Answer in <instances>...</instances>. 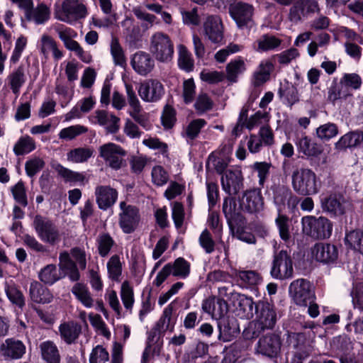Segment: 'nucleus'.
Here are the masks:
<instances>
[{"mask_svg":"<svg viewBox=\"0 0 363 363\" xmlns=\"http://www.w3.org/2000/svg\"><path fill=\"white\" fill-rule=\"evenodd\" d=\"M255 318L244 329L242 335L246 340L258 337L266 330H272L277 322V313L274 304L267 301H258L255 306Z\"/></svg>","mask_w":363,"mask_h":363,"instance_id":"f257e3e1","label":"nucleus"},{"mask_svg":"<svg viewBox=\"0 0 363 363\" xmlns=\"http://www.w3.org/2000/svg\"><path fill=\"white\" fill-rule=\"evenodd\" d=\"M292 187L295 192L301 196H312L318 194L321 182L316 174L309 168H300L294 171Z\"/></svg>","mask_w":363,"mask_h":363,"instance_id":"f03ea898","label":"nucleus"},{"mask_svg":"<svg viewBox=\"0 0 363 363\" xmlns=\"http://www.w3.org/2000/svg\"><path fill=\"white\" fill-rule=\"evenodd\" d=\"M149 51L157 62L167 63L174 57V43L168 34L157 31L150 38Z\"/></svg>","mask_w":363,"mask_h":363,"instance_id":"7ed1b4c3","label":"nucleus"},{"mask_svg":"<svg viewBox=\"0 0 363 363\" xmlns=\"http://www.w3.org/2000/svg\"><path fill=\"white\" fill-rule=\"evenodd\" d=\"M301 224L303 233L314 240L328 239L332 235L333 225L326 217L306 216L301 218Z\"/></svg>","mask_w":363,"mask_h":363,"instance_id":"20e7f679","label":"nucleus"},{"mask_svg":"<svg viewBox=\"0 0 363 363\" xmlns=\"http://www.w3.org/2000/svg\"><path fill=\"white\" fill-rule=\"evenodd\" d=\"M321 208L333 216L343 215L346 211L347 200L345 191L339 186L327 190L320 196Z\"/></svg>","mask_w":363,"mask_h":363,"instance_id":"39448f33","label":"nucleus"},{"mask_svg":"<svg viewBox=\"0 0 363 363\" xmlns=\"http://www.w3.org/2000/svg\"><path fill=\"white\" fill-rule=\"evenodd\" d=\"M270 274L279 280L289 279L294 275V262L290 252L281 250L274 254Z\"/></svg>","mask_w":363,"mask_h":363,"instance_id":"423d86ee","label":"nucleus"},{"mask_svg":"<svg viewBox=\"0 0 363 363\" xmlns=\"http://www.w3.org/2000/svg\"><path fill=\"white\" fill-rule=\"evenodd\" d=\"M118 225L125 234H131L138 228L141 221V214L138 206L128 204L125 201L119 203Z\"/></svg>","mask_w":363,"mask_h":363,"instance_id":"0eeeda50","label":"nucleus"},{"mask_svg":"<svg viewBox=\"0 0 363 363\" xmlns=\"http://www.w3.org/2000/svg\"><path fill=\"white\" fill-rule=\"evenodd\" d=\"M191 272V264L183 257L176 259L173 262L165 264L158 272L153 281V284L160 286L172 274L174 277L186 279L189 277Z\"/></svg>","mask_w":363,"mask_h":363,"instance_id":"6e6552de","label":"nucleus"},{"mask_svg":"<svg viewBox=\"0 0 363 363\" xmlns=\"http://www.w3.org/2000/svg\"><path fill=\"white\" fill-rule=\"evenodd\" d=\"M33 226L42 241L50 245H55L60 241L59 230L50 218L41 215H36L33 221Z\"/></svg>","mask_w":363,"mask_h":363,"instance_id":"1a4fd4ad","label":"nucleus"},{"mask_svg":"<svg viewBox=\"0 0 363 363\" xmlns=\"http://www.w3.org/2000/svg\"><path fill=\"white\" fill-rule=\"evenodd\" d=\"M255 9L252 5L238 1L229 7L230 17L235 21L238 28L250 29L255 26L253 20Z\"/></svg>","mask_w":363,"mask_h":363,"instance_id":"9d476101","label":"nucleus"},{"mask_svg":"<svg viewBox=\"0 0 363 363\" xmlns=\"http://www.w3.org/2000/svg\"><path fill=\"white\" fill-rule=\"evenodd\" d=\"M57 18L61 21L72 23L87 15L86 6L79 0H64L61 9L57 13Z\"/></svg>","mask_w":363,"mask_h":363,"instance_id":"9b49d317","label":"nucleus"},{"mask_svg":"<svg viewBox=\"0 0 363 363\" xmlns=\"http://www.w3.org/2000/svg\"><path fill=\"white\" fill-rule=\"evenodd\" d=\"M289 292L296 305L306 306L315 298V294L309 281L298 279L292 281Z\"/></svg>","mask_w":363,"mask_h":363,"instance_id":"f8f14e48","label":"nucleus"},{"mask_svg":"<svg viewBox=\"0 0 363 363\" xmlns=\"http://www.w3.org/2000/svg\"><path fill=\"white\" fill-rule=\"evenodd\" d=\"M127 99L130 106L128 111L131 118L146 130H150L152 125L149 121L147 114L143 111L142 106L138 99L133 88L130 84H125Z\"/></svg>","mask_w":363,"mask_h":363,"instance_id":"ddd939ff","label":"nucleus"},{"mask_svg":"<svg viewBox=\"0 0 363 363\" xmlns=\"http://www.w3.org/2000/svg\"><path fill=\"white\" fill-rule=\"evenodd\" d=\"M239 202L242 211L251 214L259 213L264 209V198L259 188L244 191Z\"/></svg>","mask_w":363,"mask_h":363,"instance_id":"4468645a","label":"nucleus"},{"mask_svg":"<svg viewBox=\"0 0 363 363\" xmlns=\"http://www.w3.org/2000/svg\"><path fill=\"white\" fill-rule=\"evenodd\" d=\"M243 175L238 167H233L225 170L221 177L223 190L229 196L237 195L243 188Z\"/></svg>","mask_w":363,"mask_h":363,"instance_id":"2eb2a0df","label":"nucleus"},{"mask_svg":"<svg viewBox=\"0 0 363 363\" xmlns=\"http://www.w3.org/2000/svg\"><path fill=\"white\" fill-rule=\"evenodd\" d=\"M222 210L231 231H234L237 225L245 223V218L241 212L242 209L240 206H238L234 197L228 196L223 199Z\"/></svg>","mask_w":363,"mask_h":363,"instance_id":"dca6fc26","label":"nucleus"},{"mask_svg":"<svg viewBox=\"0 0 363 363\" xmlns=\"http://www.w3.org/2000/svg\"><path fill=\"white\" fill-rule=\"evenodd\" d=\"M294 143L298 152L308 158L318 157L323 151L322 145L315 142L304 132L296 134Z\"/></svg>","mask_w":363,"mask_h":363,"instance_id":"f3484780","label":"nucleus"},{"mask_svg":"<svg viewBox=\"0 0 363 363\" xmlns=\"http://www.w3.org/2000/svg\"><path fill=\"white\" fill-rule=\"evenodd\" d=\"M319 10L316 0H297L289 9V19L294 23L301 21L302 17L314 13Z\"/></svg>","mask_w":363,"mask_h":363,"instance_id":"a211bd4d","label":"nucleus"},{"mask_svg":"<svg viewBox=\"0 0 363 363\" xmlns=\"http://www.w3.org/2000/svg\"><path fill=\"white\" fill-rule=\"evenodd\" d=\"M100 156L112 169H118L123 163L125 151L119 145L109 143L100 147Z\"/></svg>","mask_w":363,"mask_h":363,"instance_id":"6ab92c4d","label":"nucleus"},{"mask_svg":"<svg viewBox=\"0 0 363 363\" xmlns=\"http://www.w3.org/2000/svg\"><path fill=\"white\" fill-rule=\"evenodd\" d=\"M205 36L214 44L221 43L223 35V25L221 18L217 15L208 16L203 25Z\"/></svg>","mask_w":363,"mask_h":363,"instance_id":"aec40b11","label":"nucleus"},{"mask_svg":"<svg viewBox=\"0 0 363 363\" xmlns=\"http://www.w3.org/2000/svg\"><path fill=\"white\" fill-rule=\"evenodd\" d=\"M139 96L145 102H157L164 94V89L161 82L151 79L142 83L138 90Z\"/></svg>","mask_w":363,"mask_h":363,"instance_id":"412c9836","label":"nucleus"},{"mask_svg":"<svg viewBox=\"0 0 363 363\" xmlns=\"http://www.w3.org/2000/svg\"><path fill=\"white\" fill-rule=\"evenodd\" d=\"M277 96L280 102L289 108H292L300 101V94L296 86L287 79L280 82Z\"/></svg>","mask_w":363,"mask_h":363,"instance_id":"4be33fe9","label":"nucleus"},{"mask_svg":"<svg viewBox=\"0 0 363 363\" xmlns=\"http://www.w3.org/2000/svg\"><path fill=\"white\" fill-rule=\"evenodd\" d=\"M281 345L280 337L274 333H269L259 340L257 351L267 357H274L279 352Z\"/></svg>","mask_w":363,"mask_h":363,"instance_id":"5701e85b","label":"nucleus"},{"mask_svg":"<svg viewBox=\"0 0 363 363\" xmlns=\"http://www.w3.org/2000/svg\"><path fill=\"white\" fill-rule=\"evenodd\" d=\"M96 202L99 209L106 211L111 208L118 199L116 189L106 185H100L95 189Z\"/></svg>","mask_w":363,"mask_h":363,"instance_id":"b1692460","label":"nucleus"},{"mask_svg":"<svg viewBox=\"0 0 363 363\" xmlns=\"http://www.w3.org/2000/svg\"><path fill=\"white\" fill-rule=\"evenodd\" d=\"M218 339L223 342L231 341L239 333V325L233 315L223 317L217 320Z\"/></svg>","mask_w":363,"mask_h":363,"instance_id":"393cba45","label":"nucleus"},{"mask_svg":"<svg viewBox=\"0 0 363 363\" xmlns=\"http://www.w3.org/2000/svg\"><path fill=\"white\" fill-rule=\"evenodd\" d=\"M133 69L138 74L146 76L155 67V60L150 53L144 51L135 52L131 59Z\"/></svg>","mask_w":363,"mask_h":363,"instance_id":"a878e982","label":"nucleus"},{"mask_svg":"<svg viewBox=\"0 0 363 363\" xmlns=\"http://www.w3.org/2000/svg\"><path fill=\"white\" fill-rule=\"evenodd\" d=\"M312 254L317 261L330 263L337 259L338 250L335 245L318 242L312 248Z\"/></svg>","mask_w":363,"mask_h":363,"instance_id":"bb28decb","label":"nucleus"},{"mask_svg":"<svg viewBox=\"0 0 363 363\" xmlns=\"http://www.w3.org/2000/svg\"><path fill=\"white\" fill-rule=\"evenodd\" d=\"M0 352L6 359H18L25 354L26 346L21 340L8 338L0 345Z\"/></svg>","mask_w":363,"mask_h":363,"instance_id":"cd10ccee","label":"nucleus"},{"mask_svg":"<svg viewBox=\"0 0 363 363\" xmlns=\"http://www.w3.org/2000/svg\"><path fill=\"white\" fill-rule=\"evenodd\" d=\"M94 123L103 126L108 133H116L120 128V118L105 110H96L94 116Z\"/></svg>","mask_w":363,"mask_h":363,"instance_id":"c85d7f7f","label":"nucleus"},{"mask_svg":"<svg viewBox=\"0 0 363 363\" xmlns=\"http://www.w3.org/2000/svg\"><path fill=\"white\" fill-rule=\"evenodd\" d=\"M59 267L68 277L71 281H77L80 279V273L79 267L77 263L72 260L69 256V253L63 251L59 255Z\"/></svg>","mask_w":363,"mask_h":363,"instance_id":"c756f323","label":"nucleus"},{"mask_svg":"<svg viewBox=\"0 0 363 363\" xmlns=\"http://www.w3.org/2000/svg\"><path fill=\"white\" fill-rule=\"evenodd\" d=\"M363 142V131L353 130L343 135L335 144L337 151H344L347 148H354L359 146Z\"/></svg>","mask_w":363,"mask_h":363,"instance_id":"7c9ffc66","label":"nucleus"},{"mask_svg":"<svg viewBox=\"0 0 363 363\" xmlns=\"http://www.w3.org/2000/svg\"><path fill=\"white\" fill-rule=\"evenodd\" d=\"M61 339L67 345L75 343L82 333V326L74 321L62 323L59 326Z\"/></svg>","mask_w":363,"mask_h":363,"instance_id":"2f4dec72","label":"nucleus"},{"mask_svg":"<svg viewBox=\"0 0 363 363\" xmlns=\"http://www.w3.org/2000/svg\"><path fill=\"white\" fill-rule=\"evenodd\" d=\"M29 294L30 299L37 303H49L53 298L50 291L37 281L30 283Z\"/></svg>","mask_w":363,"mask_h":363,"instance_id":"473e14b6","label":"nucleus"},{"mask_svg":"<svg viewBox=\"0 0 363 363\" xmlns=\"http://www.w3.org/2000/svg\"><path fill=\"white\" fill-rule=\"evenodd\" d=\"M40 51L45 60L48 59L50 53L56 61L60 60L63 57V52L58 48L57 42L48 35H43L41 38Z\"/></svg>","mask_w":363,"mask_h":363,"instance_id":"72a5a7b5","label":"nucleus"},{"mask_svg":"<svg viewBox=\"0 0 363 363\" xmlns=\"http://www.w3.org/2000/svg\"><path fill=\"white\" fill-rule=\"evenodd\" d=\"M39 350L45 363H60V351L53 341L46 340L40 342Z\"/></svg>","mask_w":363,"mask_h":363,"instance_id":"f704fd0d","label":"nucleus"},{"mask_svg":"<svg viewBox=\"0 0 363 363\" xmlns=\"http://www.w3.org/2000/svg\"><path fill=\"white\" fill-rule=\"evenodd\" d=\"M50 18V6L45 3H40L36 7H33L27 14L26 18L28 21H33L36 25H41L46 23Z\"/></svg>","mask_w":363,"mask_h":363,"instance_id":"c9c22d12","label":"nucleus"},{"mask_svg":"<svg viewBox=\"0 0 363 363\" xmlns=\"http://www.w3.org/2000/svg\"><path fill=\"white\" fill-rule=\"evenodd\" d=\"M245 69V63L241 57H237L230 60L225 67L227 80L230 83H236L238 77L242 74Z\"/></svg>","mask_w":363,"mask_h":363,"instance_id":"e433bc0d","label":"nucleus"},{"mask_svg":"<svg viewBox=\"0 0 363 363\" xmlns=\"http://www.w3.org/2000/svg\"><path fill=\"white\" fill-rule=\"evenodd\" d=\"M55 170L66 183L84 184L85 182H88L84 172H74L60 164H57Z\"/></svg>","mask_w":363,"mask_h":363,"instance_id":"4c0bfd02","label":"nucleus"},{"mask_svg":"<svg viewBox=\"0 0 363 363\" xmlns=\"http://www.w3.org/2000/svg\"><path fill=\"white\" fill-rule=\"evenodd\" d=\"M234 298L236 299L238 303L236 309L239 311V315L242 318H250L253 316V307L255 303L252 297L247 296L241 294H235Z\"/></svg>","mask_w":363,"mask_h":363,"instance_id":"58836bf2","label":"nucleus"},{"mask_svg":"<svg viewBox=\"0 0 363 363\" xmlns=\"http://www.w3.org/2000/svg\"><path fill=\"white\" fill-rule=\"evenodd\" d=\"M71 291L84 307L89 308L94 306V299L86 284L77 282L72 286Z\"/></svg>","mask_w":363,"mask_h":363,"instance_id":"ea45409f","label":"nucleus"},{"mask_svg":"<svg viewBox=\"0 0 363 363\" xmlns=\"http://www.w3.org/2000/svg\"><path fill=\"white\" fill-rule=\"evenodd\" d=\"M235 277L239 285L246 289L257 285L261 281L259 273L253 270H238L235 272Z\"/></svg>","mask_w":363,"mask_h":363,"instance_id":"a19ab883","label":"nucleus"},{"mask_svg":"<svg viewBox=\"0 0 363 363\" xmlns=\"http://www.w3.org/2000/svg\"><path fill=\"white\" fill-rule=\"evenodd\" d=\"M26 81L25 68L21 65L8 76L9 85L12 92L18 96Z\"/></svg>","mask_w":363,"mask_h":363,"instance_id":"79ce46f5","label":"nucleus"},{"mask_svg":"<svg viewBox=\"0 0 363 363\" xmlns=\"http://www.w3.org/2000/svg\"><path fill=\"white\" fill-rule=\"evenodd\" d=\"M173 307L168 305L162 311V314L155 325L164 333L166 331L173 332L176 323V319L172 317Z\"/></svg>","mask_w":363,"mask_h":363,"instance_id":"37998d69","label":"nucleus"},{"mask_svg":"<svg viewBox=\"0 0 363 363\" xmlns=\"http://www.w3.org/2000/svg\"><path fill=\"white\" fill-rule=\"evenodd\" d=\"M99 5L102 10V11L106 14L108 15V16L102 18H93V22L94 26L98 27H108L110 25L113 24V23L116 21V18L113 15V11H112V3L111 0H99Z\"/></svg>","mask_w":363,"mask_h":363,"instance_id":"c03bdc74","label":"nucleus"},{"mask_svg":"<svg viewBox=\"0 0 363 363\" xmlns=\"http://www.w3.org/2000/svg\"><path fill=\"white\" fill-rule=\"evenodd\" d=\"M4 291L8 299L19 308H23L25 306V297L22 291L16 286L14 283L5 282Z\"/></svg>","mask_w":363,"mask_h":363,"instance_id":"a18cd8bd","label":"nucleus"},{"mask_svg":"<svg viewBox=\"0 0 363 363\" xmlns=\"http://www.w3.org/2000/svg\"><path fill=\"white\" fill-rule=\"evenodd\" d=\"M35 148L34 139L26 135L19 138L13 146V151L16 156H21L33 152Z\"/></svg>","mask_w":363,"mask_h":363,"instance_id":"49530a36","label":"nucleus"},{"mask_svg":"<svg viewBox=\"0 0 363 363\" xmlns=\"http://www.w3.org/2000/svg\"><path fill=\"white\" fill-rule=\"evenodd\" d=\"M178 66L186 72H191L194 69V60L192 54L184 45L179 46Z\"/></svg>","mask_w":363,"mask_h":363,"instance_id":"de8ad7c7","label":"nucleus"},{"mask_svg":"<svg viewBox=\"0 0 363 363\" xmlns=\"http://www.w3.org/2000/svg\"><path fill=\"white\" fill-rule=\"evenodd\" d=\"M108 277L110 279L116 282H120L122 275V262L118 255L111 257L106 264Z\"/></svg>","mask_w":363,"mask_h":363,"instance_id":"09e8293b","label":"nucleus"},{"mask_svg":"<svg viewBox=\"0 0 363 363\" xmlns=\"http://www.w3.org/2000/svg\"><path fill=\"white\" fill-rule=\"evenodd\" d=\"M345 242L352 250L363 255V231L360 230H352L346 233Z\"/></svg>","mask_w":363,"mask_h":363,"instance_id":"8fccbe9b","label":"nucleus"},{"mask_svg":"<svg viewBox=\"0 0 363 363\" xmlns=\"http://www.w3.org/2000/svg\"><path fill=\"white\" fill-rule=\"evenodd\" d=\"M39 279L45 284L52 285L60 279L55 264H50L44 267L38 273Z\"/></svg>","mask_w":363,"mask_h":363,"instance_id":"3c124183","label":"nucleus"},{"mask_svg":"<svg viewBox=\"0 0 363 363\" xmlns=\"http://www.w3.org/2000/svg\"><path fill=\"white\" fill-rule=\"evenodd\" d=\"M96 245L99 255L101 257H106L110 253L115 245V241L108 233H101L96 239Z\"/></svg>","mask_w":363,"mask_h":363,"instance_id":"603ef678","label":"nucleus"},{"mask_svg":"<svg viewBox=\"0 0 363 363\" xmlns=\"http://www.w3.org/2000/svg\"><path fill=\"white\" fill-rule=\"evenodd\" d=\"M92 155L93 150L89 147H77L67 152V159L73 163H83L87 162Z\"/></svg>","mask_w":363,"mask_h":363,"instance_id":"864d4df0","label":"nucleus"},{"mask_svg":"<svg viewBox=\"0 0 363 363\" xmlns=\"http://www.w3.org/2000/svg\"><path fill=\"white\" fill-rule=\"evenodd\" d=\"M121 298L125 308L131 313L135 298L133 288L128 281H124L121 284Z\"/></svg>","mask_w":363,"mask_h":363,"instance_id":"5fc2aeb1","label":"nucleus"},{"mask_svg":"<svg viewBox=\"0 0 363 363\" xmlns=\"http://www.w3.org/2000/svg\"><path fill=\"white\" fill-rule=\"evenodd\" d=\"M257 50L266 52L277 48L281 43V40L272 35L266 34L257 40Z\"/></svg>","mask_w":363,"mask_h":363,"instance_id":"6e6d98bb","label":"nucleus"},{"mask_svg":"<svg viewBox=\"0 0 363 363\" xmlns=\"http://www.w3.org/2000/svg\"><path fill=\"white\" fill-rule=\"evenodd\" d=\"M207 122L203 118L192 120L186 127L184 136L191 140H195L199 135L201 130L206 126Z\"/></svg>","mask_w":363,"mask_h":363,"instance_id":"4d7b16f0","label":"nucleus"},{"mask_svg":"<svg viewBox=\"0 0 363 363\" xmlns=\"http://www.w3.org/2000/svg\"><path fill=\"white\" fill-rule=\"evenodd\" d=\"M111 54L116 65L124 67L126 65L123 50L119 43L118 39L116 37H113L111 39Z\"/></svg>","mask_w":363,"mask_h":363,"instance_id":"13d9d810","label":"nucleus"},{"mask_svg":"<svg viewBox=\"0 0 363 363\" xmlns=\"http://www.w3.org/2000/svg\"><path fill=\"white\" fill-rule=\"evenodd\" d=\"M45 166L43 159L39 157H33L25 163V171L28 177L33 178L39 173Z\"/></svg>","mask_w":363,"mask_h":363,"instance_id":"bf43d9fd","label":"nucleus"},{"mask_svg":"<svg viewBox=\"0 0 363 363\" xmlns=\"http://www.w3.org/2000/svg\"><path fill=\"white\" fill-rule=\"evenodd\" d=\"M347 96L348 94L342 91V86L338 84L336 79L333 80L328 88L327 99L333 105H335L338 100L345 99Z\"/></svg>","mask_w":363,"mask_h":363,"instance_id":"052dcab7","label":"nucleus"},{"mask_svg":"<svg viewBox=\"0 0 363 363\" xmlns=\"http://www.w3.org/2000/svg\"><path fill=\"white\" fill-rule=\"evenodd\" d=\"M182 15V22L188 26H198L201 23V18L198 13V8L194 7L191 10H186L183 8L179 9Z\"/></svg>","mask_w":363,"mask_h":363,"instance_id":"680f3d73","label":"nucleus"},{"mask_svg":"<svg viewBox=\"0 0 363 363\" xmlns=\"http://www.w3.org/2000/svg\"><path fill=\"white\" fill-rule=\"evenodd\" d=\"M337 134L338 128L336 124L333 123L321 125L316 129V135L322 140H329Z\"/></svg>","mask_w":363,"mask_h":363,"instance_id":"e2e57ef3","label":"nucleus"},{"mask_svg":"<svg viewBox=\"0 0 363 363\" xmlns=\"http://www.w3.org/2000/svg\"><path fill=\"white\" fill-rule=\"evenodd\" d=\"M87 128L82 125H71L62 128L59 133V138L67 140H71L77 136L86 133Z\"/></svg>","mask_w":363,"mask_h":363,"instance_id":"0e129e2a","label":"nucleus"},{"mask_svg":"<svg viewBox=\"0 0 363 363\" xmlns=\"http://www.w3.org/2000/svg\"><path fill=\"white\" fill-rule=\"evenodd\" d=\"M213 106V102L207 94H200L194 104V108L199 115L211 110Z\"/></svg>","mask_w":363,"mask_h":363,"instance_id":"69168bd1","label":"nucleus"},{"mask_svg":"<svg viewBox=\"0 0 363 363\" xmlns=\"http://www.w3.org/2000/svg\"><path fill=\"white\" fill-rule=\"evenodd\" d=\"M362 83L361 77L357 73H345L340 80L341 86L354 90L359 89L362 86Z\"/></svg>","mask_w":363,"mask_h":363,"instance_id":"338daca9","label":"nucleus"},{"mask_svg":"<svg viewBox=\"0 0 363 363\" xmlns=\"http://www.w3.org/2000/svg\"><path fill=\"white\" fill-rule=\"evenodd\" d=\"M89 363H106L109 360V353L101 345L94 347L89 354Z\"/></svg>","mask_w":363,"mask_h":363,"instance_id":"774afa93","label":"nucleus"}]
</instances>
